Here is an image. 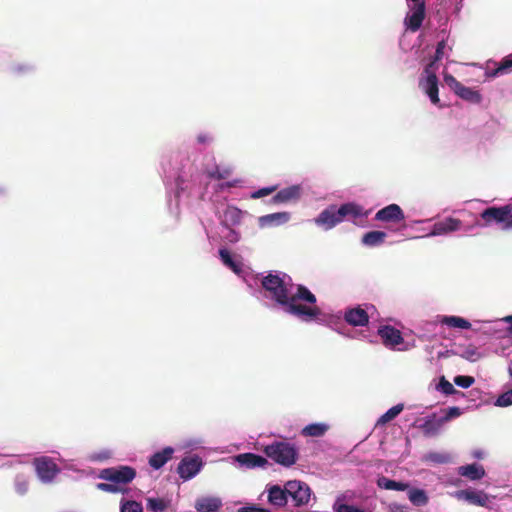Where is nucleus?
<instances>
[{
  "label": "nucleus",
  "instance_id": "13",
  "mask_svg": "<svg viewBox=\"0 0 512 512\" xmlns=\"http://www.w3.org/2000/svg\"><path fill=\"white\" fill-rule=\"evenodd\" d=\"M462 221L457 218L447 217L434 223L431 235H444L460 230Z\"/></svg>",
  "mask_w": 512,
  "mask_h": 512
},
{
  "label": "nucleus",
  "instance_id": "15",
  "mask_svg": "<svg viewBox=\"0 0 512 512\" xmlns=\"http://www.w3.org/2000/svg\"><path fill=\"white\" fill-rule=\"evenodd\" d=\"M344 319L352 326H365L369 322L367 312L361 307L348 309L344 314Z\"/></svg>",
  "mask_w": 512,
  "mask_h": 512
},
{
  "label": "nucleus",
  "instance_id": "29",
  "mask_svg": "<svg viewBox=\"0 0 512 512\" xmlns=\"http://www.w3.org/2000/svg\"><path fill=\"white\" fill-rule=\"evenodd\" d=\"M328 429L329 426L327 424L313 423L303 428L302 435L310 437H320L323 436Z\"/></svg>",
  "mask_w": 512,
  "mask_h": 512
},
{
  "label": "nucleus",
  "instance_id": "1",
  "mask_svg": "<svg viewBox=\"0 0 512 512\" xmlns=\"http://www.w3.org/2000/svg\"><path fill=\"white\" fill-rule=\"evenodd\" d=\"M261 284L287 313L302 321L310 322L321 315V309L316 305V296L306 286L296 285V291L289 296L284 279L272 273L263 277Z\"/></svg>",
  "mask_w": 512,
  "mask_h": 512
},
{
  "label": "nucleus",
  "instance_id": "16",
  "mask_svg": "<svg viewBox=\"0 0 512 512\" xmlns=\"http://www.w3.org/2000/svg\"><path fill=\"white\" fill-rule=\"evenodd\" d=\"M236 461L246 468L265 467L268 465V460L260 455L254 453H242L235 457Z\"/></svg>",
  "mask_w": 512,
  "mask_h": 512
},
{
  "label": "nucleus",
  "instance_id": "23",
  "mask_svg": "<svg viewBox=\"0 0 512 512\" xmlns=\"http://www.w3.org/2000/svg\"><path fill=\"white\" fill-rule=\"evenodd\" d=\"M444 83L457 95V96H478L476 92L463 87L452 75L446 74L444 76Z\"/></svg>",
  "mask_w": 512,
  "mask_h": 512
},
{
  "label": "nucleus",
  "instance_id": "14",
  "mask_svg": "<svg viewBox=\"0 0 512 512\" xmlns=\"http://www.w3.org/2000/svg\"><path fill=\"white\" fill-rule=\"evenodd\" d=\"M505 205L496 207H488L481 213V218L484 221L485 225H490L491 223L502 224V227L505 225Z\"/></svg>",
  "mask_w": 512,
  "mask_h": 512
},
{
  "label": "nucleus",
  "instance_id": "19",
  "mask_svg": "<svg viewBox=\"0 0 512 512\" xmlns=\"http://www.w3.org/2000/svg\"><path fill=\"white\" fill-rule=\"evenodd\" d=\"M173 453L174 449L172 447H165L161 451L154 453L149 458V465L158 470L172 458Z\"/></svg>",
  "mask_w": 512,
  "mask_h": 512
},
{
  "label": "nucleus",
  "instance_id": "55",
  "mask_svg": "<svg viewBox=\"0 0 512 512\" xmlns=\"http://www.w3.org/2000/svg\"><path fill=\"white\" fill-rule=\"evenodd\" d=\"M230 233H231V237H232V238H230V240L231 241H236L238 238H237V235H236L235 231L231 230Z\"/></svg>",
  "mask_w": 512,
  "mask_h": 512
},
{
  "label": "nucleus",
  "instance_id": "50",
  "mask_svg": "<svg viewBox=\"0 0 512 512\" xmlns=\"http://www.w3.org/2000/svg\"><path fill=\"white\" fill-rule=\"evenodd\" d=\"M183 184H184L183 177L178 176L176 179V190H177L176 194H177V196H179L180 193L184 192L185 188H184Z\"/></svg>",
  "mask_w": 512,
  "mask_h": 512
},
{
  "label": "nucleus",
  "instance_id": "30",
  "mask_svg": "<svg viewBox=\"0 0 512 512\" xmlns=\"http://www.w3.org/2000/svg\"><path fill=\"white\" fill-rule=\"evenodd\" d=\"M441 322L453 328L469 329L471 327L469 321L459 316H445Z\"/></svg>",
  "mask_w": 512,
  "mask_h": 512
},
{
  "label": "nucleus",
  "instance_id": "43",
  "mask_svg": "<svg viewBox=\"0 0 512 512\" xmlns=\"http://www.w3.org/2000/svg\"><path fill=\"white\" fill-rule=\"evenodd\" d=\"M225 216L229 217L234 224L239 223L241 218V211L236 207H228L225 211Z\"/></svg>",
  "mask_w": 512,
  "mask_h": 512
},
{
  "label": "nucleus",
  "instance_id": "49",
  "mask_svg": "<svg viewBox=\"0 0 512 512\" xmlns=\"http://www.w3.org/2000/svg\"><path fill=\"white\" fill-rule=\"evenodd\" d=\"M240 512H269L267 509L257 507L255 505L242 507Z\"/></svg>",
  "mask_w": 512,
  "mask_h": 512
},
{
  "label": "nucleus",
  "instance_id": "9",
  "mask_svg": "<svg viewBox=\"0 0 512 512\" xmlns=\"http://www.w3.org/2000/svg\"><path fill=\"white\" fill-rule=\"evenodd\" d=\"M202 460L198 456L185 457L177 467V472L183 480L193 478L201 469Z\"/></svg>",
  "mask_w": 512,
  "mask_h": 512
},
{
  "label": "nucleus",
  "instance_id": "35",
  "mask_svg": "<svg viewBox=\"0 0 512 512\" xmlns=\"http://www.w3.org/2000/svg\"><path fill=\"white\" fill-rule=\"evenodd\" d=\"M427 459L435 464H446L451 461V456L448 453L431 452Z\"/></svg>",
  "mask_w": 512,
  "mask_h": 512
},
{
  "label": "nucleus",
  "instance_id": "40",
  "mask_svg": "<svg viewBox=\"0 0 512 512\" xmlns=\"http://www.w3.org/2000/svg\"><path fill=\"white\" fill-rule=\"evenodd\" d=\"M500 407H507L512 405V388L504 393H502L496 400L495 403Z\"/></svg>",
  "mask_w": 512,
  "mask_h": 512
},
{
  "label": "nucleus",
  "instance_id": "37",
  "mask_svg": "<svg viewBox=\"0 0 512 512\" xmlns=\"http://www.w3.org/2000/svg\"><path fill=\"white\" fill-rule=\"evenodd\" d=\"M438 389L445 395L460 393L458 390L454 388V386L448 380L445 379V377H442L440 379Z\"/></svg>",
  "mask_w": 512,
  "mask_h": 512
},
{
  "label": "nucleus",
  "instance_id": "21",
  "mask_svg": "<svg viewBox=\"0 0 512 512\" xmlns=\"http://www.w3.org/2000/svg\"><path fill=\"white\" fill-rule=\"evenodd\" d=\"M268 501L275 506H284L288 501L286 486L283 489L278 485L270 487L268 490Z\"/></svg>",
  "mask_w": 512,
  "mask_h": 512
},
{
  "label": "nucleus",
  "instance_id": "18",
  "mask_svg": "<svg viewBox=\"0 0 512 512\" xmlns=\"http://www.w3.org/2000/svg\"><path fill=\"white\" fill-rule=\"evenodd\" d=\"M458 474L468 478L469 480L475 481L480 480L485 476V470L482 465L473 463L460 466L458 468Z\"/></svg>",
  "mask_w": 512,
  "mask_h": 512
},
{
  "label": "nucleus",
  "instance_id": "32",
  "mask_svg": "<svg viewBox=\"0 0 512 512\" xmlns=\"http://www.w3.org/2000/svg\"><path fill=\"white\" fill-rule=\"evenodd\" d=\"M404 409L403 404H397L386 411L377 421V424H386L396 418Z\"/></svg>",
  "mask_w": 512,
  "mask_h": 512
},
{
  "label": "nucleus",
  "instance_id": "4",
  "mask_svg": "<svg viewBox=\"0 0 512 512\" xmlns=\"http://www.w3.org/2000/svg\"><path fill=\"white\" fill-rule=\"evenodd\" d=\"M136 477V470L131 466L121 465L105 468L100 471L99 478L116 485L131 483Z\"/></svg>",
  "mask_w": 512,
  "mask_h": 512
},
{
  "label": "nucleus",
  "instance_id": "39",
  "mask_svg": "<svg viewBox=\"0 0 512 512\" xmlns=\"http://www.w3.org/2000/svg\"><path fill=\"white\" fill-rule=\"evenodd\" d=\"M475 382L474 377L467 375H458L454 378V383L461 388H469Z\"/></svg>",
  "mask_w": 512,
  "mask_h": 512
},
{
  "label": "nucleus",
  "instance_id": "10",
  "mask_svg": "<svg viewBox=\"0 0 512 512\" xmlns=\"http://www.w3.org/2000/svg\"><path fill=\"white\" fill-rule=\"evenodd\" d=\"M375 219L381 222H391V223H400L404 221L405 216L401 207L397 204H390L382 209H380L376 215Z\"/></svg>",
  "mask_w": 512,
  "mask_h": 512
},
{
  "label": "nucleus",
  "instance_id": "7",
  "mask_svg": "<svg viewBox=\"0 0 512 512\" xmlns=\"http://www.w3.org/2000/svg\"><path fill=\"white\" fill-rule=\"evenodd\" d=\"M37 476L44 483L52 482L57 474L60 472V468L55 461L48 456L37 457L33 460Z\"/></svg>",
  "mask_w": 512,
  "mask_h": 512
},
{
  "label": "nucleus",
  "instance_id": "36",
  "mask_svg": "<svg viewBox=\"0 0 512 512\" xmlns=\"http://www.w3.org/2000/svg\"><path fill=\"white\" fill-rule=\"evenodd\" d=\"M445 48H446L445 40H441L437 43L435 54L429 62V63H433L434 67H438L437 62L443 58V56L445 54Z\"/></svg>",
  "mask_w": 512,
  "mask_h": 512
},
{
  "label": "nucleus",
  "instance_id": "54",
  "mask_svg": "<svg viewBox=\"0 0 512 512\" xmlns=\"http://www.w3.org/2000/svg\"><path fill=\"white\" fill-rule=\"evenodd\" d=\"M234 186H236V181H234V182H227V183L221 185V187H228V188H231V187H234Z\"/></svg>",
  "mask_w": 512,
  "mask_h": 512
},
{
  "label": "nucleus",
  "instance_id": "48",
  "mask_svg": "<svg viewBox=\"0 0 512 512\" xmlns=\"http://www.w3.org/2000/svg\"><path fill=\"white\" fill-rule=\"evenodd\" d=\"M32 66L31 65H15L13 67V70L14 72L18 73V74H22V73H26V72H29L32 70Z\"/></svg>",
  "mask_w": 512,
  "mask_h": 512
},
{
  "label": "nucleus",
  "instance_id": "8",
  "mask_svg": "<svg viewBox=\"0 0 512 512\" xmlns=\"http://www.w3.org/2000/svg\"><path fill=\"white\" fill-rule=\"evenodd\" d=\"M438 67H434L433 63H428L425 66L423 71V75L420 78L419 86L421 90L427 94V96L434 97L438 96L439 88H438V79L436 76V71Z\"/></svg>",
  "mask_w": 512,
  "mask_h": 512
},
{
  "label": "nucleus",
  "instance_id": "56",
  "mask_svg": "<svg viewBox=\"0 0 512 512\" xmlns=\"http://www.w3.org/2000/svg\"><path fill=\"white\" fill-rule=\"evenodd\" d=\"M230 233H231V237H232V238H230V240L231 241H236L238 238H237V235H236L235 231L231 230Z\"/></svg>",
  "mask_w": 512,
  "mask_h": 512
},
{
  "label": "nucleus",
  "instance_id": "2",
  "mask_svg": "<svg viewBox=\"0 0 512 512\" xmlns=\"http://www.w3.org/2000/svg\"><path fill=\"white\" fill-rule=\"evenodd\" d=\"M361 215V207L354 203H345L339 208L335 205H330L320 212L317 218H315V223L325 230H329L343 222L346 217L357 218Z\"/></svg>",
  "mask_w": 512,
  "mask_h": 512
},
{
  "label": "nucleus",
  "instance_id": "53",
  "mask_svg": "<svg viewBox=\"0 0 512 512\" xmlns=\"http://www.w3.org/2000/svg\"><path fill=\"white\" fill-rule=\"evenodd\" d=\"M503 321L510 324L509 327L507 328V332L510 336H512V315L504 317Z\"/></svg>",
  "mask_w": 512,
  "mask_h": 512
},
{
  "label": "nucleus",
  "instance_id": "38",
  "mask_svg": "<svg viewBox=\"0 0 512 512\" xmlns=\"http://www.w3.org/2000/svg\"><path fill=\"white\" fill-rule=\"evenodd\" d=\"M96 488L100 491L108 492V493H120L124 492L121 486L116 485L113 482L110 483H97Z\"/></svg>",
  "mask_w": 512,
  "mask_h": 512
},
{
  "label": "nucleus",
  "instance_id": "58",
  "mask_svg": "<svg viewBox=\"0 0 512 512\" xmlns=\"http://www.w3.org/2000/svg\"><path fill=\"white\" fill-rule=\"evenodd\" d=\"M430 100L434 105H438L440 102V98H430Z\"/></svg>",
  "mask_w": 512,
  "mask_h": 512
},
{
  "label": "nucleus",
  "instance_id": "57",
  "mask_svg": "<svg viewBox=\"0 0 512 512\" xmlns=\"http://www.w3.org/2000/svg\"><path fill=\"white\" fill-rule=\"evenodd\" d=\"M473 455H474V457H476V458H478V459H480V458H482V457H483V454H482V452H481V451H476V452H474V454H473Z\"/></svg>",
  "mask_w": 512,
  "mask_h": 512
},
{
  "label": "nucleus",
  "instance_id": "26",
  "mask_svg": "<svg viewBox=\"0 0 512 512\" xmlns=\"http://www.w3.org/2000/svg\"><path fill=\"white\" fill-rule=\"evenodd\" d=\"M377 485L379 488L386 490H397V491H405L409 489V484L404 482H398L392 479H389L385 476H381L377 479Z\"/></svg>",
  "mask_w": 512,
  "mask_h": 512
},
{
  "label": "nucleus",
  "instance_id": "52",
  "mask_svg": "<svg viewBox=\"0 0 512 512\" xmlns=\"http://www.w3.org/2000/svg\"><path fill=\"white\" fill-rule=\"evenodd\" d=\"M210 140H211V138L208 135H206V134H200L197 137V141L200 144H205V143L209 142Z\"/></svg>",
  "mask_w": 512,
  "mask_h": 512
},
{
  "label": "nucleus",
  "instance_id": "20",
  "mask_svg": "<svg viewBox=\"0 0 512 512\" xmlns=\"http://www.w3.org/2000/svg\"><path fill=\"white\" fill-rule=\"evenodd\" d=\"M444 425V421L442 417L438 418L436 414H431L428 416L423 424L421 425V430L426 436H433L438 434L440 428Z\"/></svg>",
  "mask_w": 512,
  "mask_h": 512
},
{
  "label": "nucleus",
  "instance_id": "25",
  "mask_svg": "<svg viewBox=\"0 0 512 512\" xmlns=\"http://www.w3.org/2000/svg\"><path fill=\"white\" fill-rule=\"evenodd\" d=\"M386 236L387 234L383 231H369L363 235L362 243L369 247L379 246L384 242Z\"/></svg>",
  "mask_w": 512,
  "mask_h": 512
},
{
  "label": "nucleus",
  "instance_id": "12",
  "mask_svg": "<svg viewBox=\"0 0 512 512\" xmlns=\"http://www.w3.org/2000/svg\"><path fill=\"white\" fill-rule=\"evenodd\" d=\"M455 497L458 500H465L469 504L481 507H487L489 502V496L484 491L459 490L455 492Z\"/></svg>",
  "mask_w": 512,
  "mask_h": 512
},
{
  "label": "nucleus",
  "instance_id": "3",
  "mask_svg": "<svg viewBox=\"0 0 512 512\" xmlns=\"http://www.w3.org/2000/svg\"><path fill=\"white\" fill-rule=\"evenodd\" d=\"M265 455L275 463L284 467L294 465L298 459V449L295 444L287 441H274L263 449Z\"/></svg>",
  "mask_w": 512,
  "mask_h": 512
},
{
  "label": "nucleus",
  "instance_id": "6",
  "mask_svg": "<svg viewBox=\"0 0 512 512\" xmlns=\"http://www.w3.org/2000/svg\"><path fill=\"white\" fill-rule=\"evenodd\" d=\"M287 498L290 497L294 506L300 507L306 505L311 497L310 487L302 481L292 480L286 484Z\"/></svg>",
  "mask_w": 512,
  "mask_h": 512
},
{
  "label": "nucleus",
  "instance_id": "59",
  "mask_svg": "<svg viewBox=\"0 0 512 512\" xmlns=\"http://www.w3.org/2000/svg\"><path fill=\"white\" fill-rule=\"evenodd\" d=\"M467 100H478L479 98H471V97H468L466 98Z\"/></svg>",
  "mask_w": 512,
  "mask_h": 512
},
{
  "label": "nucleus",
  "instance_id": "27",
  "mask_svg": "<svg viewBox=\"0 0 512 512\" xmlns=\"http://www.w3.org/2000/svg\"><path fill=\"white\" fill-rule=\"evenodd\" d=\"M496 67L490 69L488 74L492 77L501 76L512 72V55L504 57Z\"/></svg>",
  "mask_w": 512,
  "mask_h": 512
},
{
  "label": "nucleus",
  "instance_id": "41",
  "mask_svg": "<svg viewBox=\"0 0 512 512\" xmlns=\"http://www.w3.org/2000/svg\"><path fill=\"white\" fill-rule=\"evenodd\" d=\"M445 414L442 417V420L444 421V424L451 419L457 418L462 414V410L459 407H450L446 410H444Z\"/></svg>",
  "mask_w": 512,
  "mask_h": 512
},
{
  "label": "nucleus",
  "instance_id": "42",
  "mask_svg": "<svg viewBox=\"0 0 512 512\" xmlns=\"http://www.w3.org/2000/svg\"><path fill=\"white\" fill-rule=\"evenodd\" d=\"M276 190H277V186L276 185L270 186V187H264V188H261V189L255 191V192H253L251 194V198H253V199L262 198V197H265V196H268V195L272 194Z\"/></svg>",
  "mask_w": 512,
  "mask_h": 512
},
{
  "label": "nucleus",
  "instance_id": "31",
  "mask_svg": "<svg viewBox=\"0 0 512 512\" xmlns=\"http://www.w3.org/2000/svg\"><path fill=\"white\" fill-rule=\"evenodd\" d=\"M169 506V501L163 498H147V509L152 512H164Z\"/></svg>",
  "mask_w": 512,
  "mask_h": 512
},
{
  "label": "nucleus",
  "instance_id": "46",
  "mask_svg": "<svg viewBox=\"0 0 512 512\" xmlns=\"http://www.w3.org/2000/svg\"><path fill=\"white\" fill-rule=\"evenodd\" d=\"M505 225L503 226V229L509 230L512 229V204L505 205Z\"/></svg>",
  "mask_w": 512,
  "mask_h": 512
},
{
  "label": "nucleus",
  "instance_id": "45",
  "mask_svg": "<svg viewBox=\"0 0 512 512\" xmlns=\"http://www.w3.org/2000/svg\"><path fill=\"white\" fill-rule=\"evenodd\" d=\"M230 175L229 169H219L218 167L209 173V177L217 180L225 179Z\"/></svg>",
  "mask_w": 512,
  "mask_h": 512
},
{
  "label": "nucleus",
  "instance_id": "28",
  "mask_svg": "<svg viewBox=\"0 0 512 512\" xmlns=\"http://www.w3.org/2000/svg\"><path fill=\"white\" fill-rule=\"evenodd\" d=\"M290 219V213L288 212H278L272 213L260 218V223L262 226L264 225H279L288 222Z\"/></svg>",
  "mask_w": 512,
  "mask_h": 512
},
{
  "label": "nucleus",
  "instance_id": "22",
  "mask_svg": "<svg viewBox=\"0 0 512 512\" xmlns=\"http://www.w3.org/2000/svg\"><path fill=\"white\" fill-rule=\"evenodd\" d=\"M220 507L221 501L211 497L200 498L195 504V508L198 512H216Z\"/></svg>",
  "mask_w": 512,
  "mask_h": 512
},
{
  "label": "nucleus",
  "instance_id": "34",
  "mask_svg": "<svg viewBox=\"0 0 512 512\" xmlns=\"http://www.w3.org/2000/svg\"><path fill=\"white\" fill-rule=\"evenodd\" d=\"M120 512H143L141 503L134 500L121 502Z\"/></svg>",
  "mask_w": 512,
  "mask_h": 512
},
{
  "label": "nucleus",
  "instance_id": "33",
  "mask_svg": "<svg viewBox=\"0 0 512 512\" xmlns=\"http://www.w3.org/2000/svg\"><path fill=\"white\" fill-rule=\"evenodd\" d=\"M219 255H220V258H221L222 262H223L227 267H229L231 270H233V271H234V272H236V273H238V272L240 271V265H239V264H237V263L233 260V258H232V256H231L230 252H229L227 249H225V248L220 249V250H219Z\"/></svg>",
  "mask_w": 512,
  "mask_h": 512
},
{
  "label": "nucleus",
  "instance_id": "11",
  "mask_svg": "<svg viewBox=\"0 0 512 512\" xmlns=\"http://www.w3.org/2000/svg\"><path fill=\"white\" fill-rule=\"evenodd\" d=\"M378 335L381 337L384 346L388 348H395L404 341L401 332L390 325L381 326L378 329Z\"/></svg>",
  "mask_w": 512,
  "mask_h": 512
},
{
  "label": "nucleus",
  "instance_id": "47",
  "mask_svg": "<svg viewBox=\"0 0 512 512\" xmlns=\"http://www.w3.org/2000/svg\"><path fill=\"white\" fill-rule=\"evenodd\" d=\"M479 353L474 347H468L463 354V357L470 361H476L479 358Z\"/></svg>",
  "mask_w": 512,
  "mask_h": 512
},
{
  "label": "nucleus",
  "instance_id": "51",
  "mask_svg": "<svg viewBox=\"0 0 512 512\" xmlns=\"http://www.w3.org/2000/svg\"><path fill=\"white\" fill-rule=\"evenodd\" d=\"M406 509H407L406 506L400 505V504H397V503H392L389 506L390 512H407Z\"/></svg>",
  "mask_w": 512,
  "mask_h": 512
},
{
  "label": "nucleus",
  "instance_id": "24",
  "mask_svg": "<svg viewBox=\"0 0 512 512\" xmlns=\"http://www.w3.org/2000/svg\"><path fill=\"white\" fill-rule=\"evenodd\" d=\"M408 490V499L417 507L425 506L429 502V497L425 490L419 488H410Z\"/></svg>",
  "mask_w": 512,
  "mask_h": 512
},
{
  "label": "nucleus",
  "instance_id": "44",
  "mask_svg": "<svg viewBox=\"0 0 512 512\" xmlns=\"http://www.w3.org/2000/svg\"><path fill=\"white\" fill-rule=\"evenodd\" d=\"M336 512H366L363 509L357 508L348 504H335Z\"/></svg>",
  "mask_w": 512,
  "mask_h": 512
},
{
  "label": "nucleus",
  "instance_id": "5",
  "mask_svg": "<svg viewBox=\"0 0 512 512\" xmlns=\"http://www.w3.org/2000/svg\"><path fill=\"white\" fill-rule=\"evenodd\" d=\"M410 12L404 19V24L411 32H417L426 17L425 0H406Z\"/></svg>",
  "mask_w": 512,
  "mask_h": 512
},
{
  "label": "nucleus",
  "instance_id": "17",
  "mask_svg": "<svg viewBox=\"0 0 512 512\" xmlns=\"http://www.w3.org/2000/svg\"><path fill=\"white\" fill-rule=\"evenodd\" d=\"M301 196V187L299 185H292L280 190L272 197L273 203H287L290 201L298 200Z\"/></svg>",
  "mask_w": 512,
  "mask_h": 512
}]
</instances>
